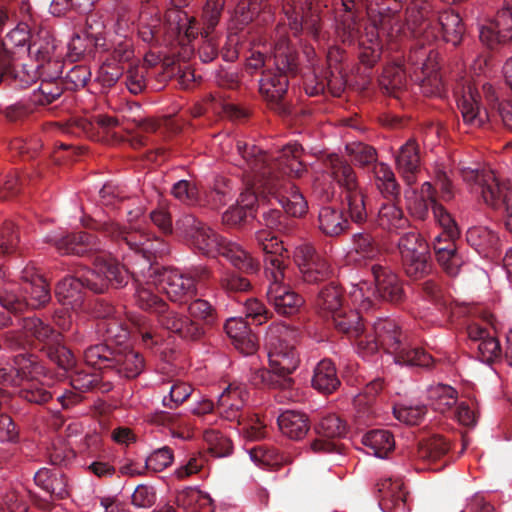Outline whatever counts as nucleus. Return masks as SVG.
<instances>
[{"label":"nucleus","instance_id":"79ce46f5","mask_svg":"<svg viewBox=\"0 0 512 512\" xmlns=\"http://www.w3.org/2000/svg\"><path fill=\"white\" fill-rule=\"evenodd\" d=\"M376 185L385 197H395L399 194V186L391 168L385 163H377L373 169Z\"/></svg>","mask_w":512,"mask_h":512},{"label":"nucleus","instance_id":"864d4df0","mask_svg":"<svg viewBox=\"0 0 512 512\" xmlns=\"http://www.w3.org/2000/svg\"><path fill=\"white\" fill-rule=\"evenodd\" d=\"M255 239L258 246L268 256H280L286 253L282 241L270 231L262 229L256 232Z\"/></svg>","mask_w":512,"mask_h":512},{"label":"nucleus","instance_id":"052dcab7","mask_svg":"<svg viewBox=\"0 0 512 512\" xmlns=\"http://www.w3.org/2000/svg\"><path fill=\"white\" fill-rule=\"evenodd\" d=\"M319 435L328 438L341 437L346 432V425L336 415L323 417L317 425Z\"/></svg>","mask_w":512,"mask_h":512},{"label":"nucleus","instance_id":"0eeeda50","mask_svg":"<svg viewBox=\"0 0 512 512\" xmlns=\"http://www.w3.org/2000/svg\"><path fill=\"white\" fill-rule=\"evenodd\" d=\"M316 307L321 316L331 319L335 328L351 338H359L363 324L359 312L343 306V294L340 287L331 283L318 294Z\"/></svg>","mask_w":512,"mask_h":512},{"label":"nucleus","instance_id":"f704fd0d","mask_svg":"<svg viewBox=\"0 0 512 512\" xmlns=\"http://www.w3.org/2000/svg\"><path fill=\"white\" fill-rule=\"evenodd\" d=\"M378 224L383 229L397 231L408 225L402 209L394 202L383 203L378 212Z\"/></svg>","mask_w":512,"mask_h":512},{"label":"nucleus","instance_id":"39448f33","mask_svg":"<svg viewBox=\"0 0 512 512\" xmlns=\"http://www.w3.org/2000/svg\"><path fill=\"white\" fill-rule=\"evenodd\" d=\"M375 335H366L356 342L357 353L363 358L375 354L379 346L394 356L397 364L422 366L430 365L432 358L421 349H410L401 341L397 324L391 319H379L374 323Z\"/></svg>","mask_w":512,"mask_h":512},{"label":"nucleus","instance_id":"58836bf2","mask_svg":"<svg viewBox=\"0 0 512 512\" xmlns=\"http://www.w3.org/2000/svg\"><path fill=\"white\" fill-rule=\"evenodd\" d=\"M177 503L187 512H209L211 498L200 490L189 488L178 494Z\"/></svg>","mask_w":512,"mask_h":512},{"label":"nucleus","instance_id":"aec40b11","mask_svg":"<svg viewBox=\"0 0 512 512\" xmlns=\"http://www.w3.org/2000/svg\"><path fill=\"white\" fill-rule=\"evenodd\" d=\"M248 398L246 387L242 384H230L219 396L218 409L222 417L235 421L241 416V409Z\"/></svg>","mask_w":512,"mask_h":512},{"label":"nucleus","instance_id":"de8ad7c7","mask_svg":"<svg viewBox=\"0 0 512 512\" xmlns=\"http://www.w3.org/2000/svg\"><path fill=\"white\" fill-rule=\"evenodd\" d=\"M17 285L5 280V273L0 268V304L9 311L24 310V301L19 300L15 294Z\"/></svg>","mask_w":512,"mask_h":512},{"label":"nucleus","instance_id":"f8f14e48","mask_svg":"<svg viewBox=\"0 0 512 512\" xmlns=\"http://www.w3.org/2000/svg\"><path fill=\"white\" fill-rule=\"evenodd\" d=\"M294 261L303 281L309 284L325 280L331 272L326 259L310 243H302L295 248Z\"/></svg>","mask_w":512,"mask_h":512},{"label":"nucleus","instance_id":"6e6552de","mask_svg":"<svg viewBox=\"0 0 512 512\" xmlns=\"http://www.w3.org/2000/svg\"><path fill=\"white\" fill-rule=\"evenodd\" d=\"M436 195L437 191L431 182H424L420 190L409 189L405 192L407 209L413 217L424 220L431 207L436 222L443 229L439 236L454 240L459 234L457 225L450 213L437 202Z\"/></svg>","mask_w":512,"mask_h":512},{"label":"nucleus","instance_id":"680f3d73","mask_svg":"<svg viewBox=\"0 0 512 512\" xmlns=\"http://www.w3.org/2000/svg\"><path fill=\"white\" fill-rule=\"evenodd\" d=\"M505 42L512 41V0H505V7L492 21Z\"/></svg>","mask_w":512,"mask_h":512},{"label":"nucleus","instance_id":"2f4dec72","mask_svg":"<svg viewBox=\"0 0 512 512\" xmlns=\"http://www.w3.org/2000/svg\"><path fill=\"white\" fill-rule=\"evenodd\" d=\"M312 385L322 393H332L340 385L336 368L330 360L320 361L314 370Z\"/></svg>","mask_w":512,"mask_h":512},{"label":"nucleus","instance_id":"49530a36","mask_svg":"<svg viewBox=\"0 0 512 512\" xmlns=\"http://www.w3.org/2000/svg\"><path fill=\"white\" fill-rule=\"evenodd\" d=\"M165 26L171 36L180 34L182 31H184L188 37L191 35V21L186 12L180 10L179 7L174 6V8L166 12Z\"/></svg>","mask_w":512,"mask_h":512},{"label":"nucleus","instance_id":"6e6d98bb","mask_svg":"<svg viewBox=\"0 0 512 512\" xmlns=\"http://www.w3.org/2000/svg\"><path fill=\"white\" fill-rule=\"evenodd\" d=\"M375 291L371 288L367 282H360L353 286L350 291V298L354 305L358 306L359 309L367 311L374 305L373 297Z\"/></svg>","mask_w":512,"mask_h":512},{"label":"nucleus","instance_id":"3c124183","mask_svg":"<svg viewBox=\"0 0 512 512\" xmlns=\"http://www.w3.org/2000/svg\"><path fill=\"white\" fill-rule=\"evenodd\" d=\"M100 259L105 270L104 275L109 279V287L119 288L127 284L130 273L128 269L113 258Z\"/></svg>","mask_w":512,"mask_h":512},{"label":"nucleus","instance_id":"b1692460","mask_svg":"<svg viewBox=\"0 0 512 512\" xmlns=\"http://www.w3.org/2000/svg\"><path fill=\"white\" fill-rule=\"evenodd\" d=\"M382 494L380 506L384 512H408L406 493L400 479H385L378 484Z\"/></svg>","mask_w":512,"mask_h":512},{"label":"nucleus","instance_id":"37998d69","mask_svg":"<svg viewBox=\"0 0 512 512\" xmlns=\"http://www.w3.org/2000/svg\"><path fill=\"white\" fill-rule=\"evenodd\" d=\"M402 261L406 274L413 279L424 277L432 269L428 250L404 257Z\"/></svg>","mask_w":512,"mask_h":512},{"label":"nucleus","instance_id":"72a5a7b5","mask_svg":"<svg viewBox=\"0 0 512 512\" xmlns=\"http://www.w3.org/2000/svg\"><path fill=\"white\" fill-rule=\"evenodd\" d=\"M362 443L368 453L384 458L395 446L393 435L387 430H373L366 433Z\"/></svg>","mask_w":512,"mask_h":512},{"label":"nucleus","instance_id":"a878e982","mask_svg":"<svg viewBox=\"0 0 512 512\" xmlns=\"http://www.w3.org/2000/svg\"><path fill=\"white\" fill-rule=\"evenodd\" d=\"M83 283L78 277H66L56 287V297L62 304L65 313L69 310L77 312L83 304Z\"/></svg>","mask_w":512,"mask_h":512},{"label":"nucleus","instance_id":"09e8293b","mask_svg":"<svg viewBox=\"0 0 512 512\" xmlns=\"http://www.w3.org/2000/svg\"><path fill=\"white\" fill-rule=\"evenodd\" d=\"M235 421H237L239 432L249 440H260L267 434L266 424L257 415L250 417L240 416Z\"/></svg>","mask_w":512,"mask_h":512},{"label":"nucleus","instance_id":"f03ea898","mask_svg":"<svg viewBox=\"0 0 512 512\" xmlns=\"http://www.w3.org/2000/svg\"><path fill=\"white\" fill-rule=\"evenodd\" d=\"M337 10L352 12L365 7L368 22L364 25V32L358 35V30L344 25L340 35L343 42H352L358 39L360 62L372 67L380 59L381 43L379 41V28L389 39H396L404 33L401 16L396 13L399 7L397 0H334Z\"/></svg>","mask_w":512,"mask_h":512},{"label":"nucleus","instance_id":"cd10ccee","mask_svg":"<svg viewBox=\"0 0 512 512\" xmlns=\"http://www.w3.org/2000/svg\"><path fill=\"white\" fill-rule=\"evenodd\" d=\"M434 249L436 251L437 260L444 271L455 276L458 274L463 264L462 257L458 255L453 240L442 239V236H436L434 241Z\"/></svg>","mask_w":512,"mask_h":512},{"label":"nucleus","instance_id":"2eb2a0df","mask_svg":"<svg viewBox=\"0 0 512 512\" xmlns=\"http://www.w3.org/2000/svg\"><path fill=\"white\" fill-rule=\"evenodd\" d=\"M161 291L173 302H186L196 292L195 279L177 270H163L157 273Z\"/></svg>","mask_w":512,"mask_h":512},{"label":"nucleus","instance_id":"a19ab883","mask_svg":"<svg viewBox=\"0 0 512 512\" xmlns=\"http://www.w3.org/2000/svg\"><path fill=\"white\" fill-rule=\"evenodd\" d=\"M104 268L100 257H97L94 262V268L84 270L80 275V280L83 287L87 286L95 293H103L109 288V279L104 275Z\"/></svg>","mask_w":512,"mask_h":512},{"label":"nucleus","instance_id":"393cba45","mask_svg":"<svg viewBox=\"0 0 512 512\" xmlns=\"http://www.w3.org/2000/svg\"><path fill=\"white\" fill-rule=\"evenodd\" d=\"M267 297L275 310L283 315L294 314L303 304L302 297L284 284H270Z\"/></svg>","mask_w":512,"mask_h":512},{"label":"nucleus","instance_id":"412c9836","mask_svg":"<svg viewBox=\"0 0 512 512\" xmlns=\"http://www.w3.org/2000/svg\"><path fill=\"white\" fill-rule=\"evenodd\" d=\"M372 272L375 280V294L384 300L397 302L402 299L403 288L398 276L389 268L374 265Z\"/></svg>","mask_w":512,"mask_h":512},{"label":"nucleus","instance_id":"c85d7f7f","mask_svg":"<svg viewBox=\"0 0 512 512\" xmlns=\"http://www.w3.org/2000/svg\"><path fill=\"white\" fill-rule=\"evenodd\" d=\"M54 245L62 254L83 255L96 249V238L86 232H78L61 239H51Z\"/></svg>","mask_w":512,"mask_h":512},{"label":"nucleus","instance_id":"338daca9","mask_svg":"<svg viewBox=\"0 0 512 512\" xmlns=\"http://www.w3.org/2000/svg\"><path fill=\"white\" fill-rule=\"evenodd\" d=\"M398 247L402 258L427 251L425 243L415 232L404 234L399 240Z\"/></svg>","mask_w":512,"mask_h":512},{"label":"nucleus","instance_id":"8fccbe9b","mask_svg":"<svg viewBox=\"0 0 512 512\" xmlns=\"http://www.w3.org/2000/svg\"><path fill=\"white\" fill-rule=\"evenodd\" d=\"M449 450L448 442L441 436H433L423 441L419 446V457L428 461H436Z\"/></svg>","mask_w":512,"mask_h":512},{"label":"nucleus","instance_id":"69168bd1","mask_svg":"<svg viewBox=\"0 0 512 512\" xmlns=\"http://www.w3.org/2000/svg\"><path fill=\"white\" fill-rule=\"evenodd\" d=\"M405 82V73L400 65L387 66L381 76L380 83L387 90L400 89Z\"/></svg>","mask_w":512,"mask_h":512},{"label":"nucleus","instance_id":"bf43d9fd","mask_svg":"<svg viewBox=\"0 0 512 512\" xmlns=\"http://www.w3.org/2000/svg\"><path fill=\"white\" fill-rule=\"evenodd\" d=\"M467 241L475 248H486L497 242V236L487 227L476 226L467 231Z\"/></svg>","mask_w":512,"mask_h":512},{"label":"nucleus","instance_id":"5701e85b","mask_svg":"<svg viewBox=\"0 0 512 512\" xmlns=\"http://www.w3.org/2000/svg\"><path fill=\"white\" fill-rule=\"evenodd\" d=\"M396 168L408 185H413L420 171L419 147L414 140L401 146L396 156Z\"/></svg>","mask_w":512,"mask_h":512},{"label":"nucleus","instance_id":"f257e3e1","mask_svg":"<svg viewBox=\"0 0 512 512\" xmlns=\"http://www.w3.org/2000/svg\"><path fill=\"white\" fill-rule=\"evenodd\" d=\"M143 214L141 208L128 212L129 230L120 227L113 221H104L88 225L91 229L101 230L108 237L114 240L122 239L126 245L139 257L143 258V269L137 270L134 267L131 275L136 278L137 286L135 293L136 304L143 310L157 314L165 310L166 303L157 295L161 291L158 276L151 263L154 258L165 252L164 244L160 239H149L141 233L133 223Z\"/></svg>","mask_w":512,"mask_h":512},{"label":"nucleus","instance_id":"ddd939ff","mask_svg":"<svg viewBox=\"0 0 512 512\" xmlns=\"http://www.w3.org/2000/svg\"><path fill=\"white\" fill-rule=\"evenodd\" d=\"M30 338L46 342L48 347L60 339V334L38 318H25L22 321V331L8 333L6 342L11 348H16L28 344Z\"/></svg>","mask_w":512,"mask_h":512},{"label":"nucleus","instance_id":"e2e57ef3","mask_svg":"<svg viewBox=\"0 0 512 512\" xmlns=\"http://www.w3.org/2000/svg\"><path fill=\"white\" fill-rule=\"evenodd\" d=\"M192 391L191 385L184 382H176L171 386L169 395L163 398V405L169 409L177 408L192 394Z\"/></svg>","mask_w":512,"mask_h":512},{"label":"nucleus","instance_id":"c9c22d12","mask_svg":"<svg viewBox=\"0 0 512 512\" xmlns=\"http://www.w3.org/2000/svg\"><path fill=\"white\" fill-rule=\"evenodd\" d=\"M283 10L289 20V26L295 32L301 29L308 30L311 34L316 35V20L308 19L303 6L295 5L293 0H284Z\"/></svg>","mask_w":512,"mask_h":512},{"label":"nucleus","instance_id":"a211bd4d","mask_svg":"<svg viewBox=\"0 0 512 512\" xmlns=\"http://www.w3.org/2000/svg\"><path fill=\"white\" fill-rule=\"evenodd\" d=\"M159 325L165 330L178 334L182 338L194 339L200 335L198 324L177 311L171 310L167 304L164 311L157 314Z\"/></svg>","mask_w":512,"mask_h":512},{"label":"nucleus","instance_id":"9b49d317","mask_svg":"<svg viewBox=\"0 0 512 512\" xmlns=\"http://www.w3.org/2000/svg\"><path fill=\"white\" fill-rule=\"evenodd\" d=\"M474 193L479 194L483 202L492 208L504 204L505 225L512 232V190L500 183L494 171H481V182L476 186Z\"/></svg>","mask_w":512,"mask_h":512},{"label":"nucleus","instance_id":"4468645a","mask_svg":"<svg viewBox=\"0 0 512 512\" xmlns=\"http://www.w3.org/2000/svg\"><path fill=\"white\" fill-rule=\"evenodd\" d=\"M410 60L420 65L423 77L420 80L422 92L427 96L440 95L442 89L441 78L438 74V53L430 50L426 52L424 49L413 52Z\"/></svg>","mask_w":512,"mask_h":512},{"label":"nucleus","instance_id":"9d476101","mask_svg":"<svg viewBox=\"0 0 512 512\" xmlns=\"http://www.w3.org/2000/svg\"><path fill=\"white\" fill-rule=\"evenodd\" d=\"M332 179L341 189V201L344 208L355 222H362L367 217L364 196L358 186L351 166L338 156L329 158Z\"/></svg>","mask_w":512,"mask_h":512},{"label":"nucleus","instance_id":"1a4fd4ad","mask_svg":"<svg viewBox=\"0 0 512 512\" xmlns=\"http://www.w3.org/2000/svg\"><path fill=\"white\" fill-rule=\"evenodd\" d=\"M236 148L239 155L247 162L249 172L246 176L247 187L245 191L240 194L237 203L248 211H251L254 206L262 201V198L257 196L259 189L267 190L269 193L274 189V180L266 176V171L263 169L266 165L267 159L265 155L256 156V151L260 153V149L256 146L250 147L242 140L236 142Z\"/></svg>","mask_w":512,"mask_h":512},{"label":"nucleus","instance_id":"5fc2aeb1","mask_svg":"<svg viewBox=\"0 0 512 512\" xmlns=\"http://www.w3.org/2000/svg\"><path fill=\"white\" fill-rule=\"evenodd\" d=\"M19 387L20 397L31 403L42 404L47 402L52 396L51 393L47 391L42 384L35 381V379L27 381Z\"/></svg>","mask_w":512,"mask_h":512},{"label":"nucleus","instance_id":"20e7f679","mask_svg":"<svg viewBox=\"0 0 512 512\" xmlns=\"http://www.w3.org/2000/svg\"><path fill=\"white\" fill-rule=\"evenodd\" d=\"M278 39L273 45V50L269 57H265L268 52L265 44L262 50L252 52L251 56L247 59V67L257 70L267 65L268 67L275 66L277 73L273 74L270 71H265L260 81V91L269 100L279 101L287 91L288 78L286 73L292 71L295 67L296 56L294 50L289 46L288 40L285 35L280 31Z\"/></svg>","mask_w":512,"mask_h":512},{"label":"nucleus","instance_id":"6ab92c4d","mask_svg":"<svg viewBox=\"0 0 512 512\" xmlns=\"http://www.w3.org/2000/svg\"><path fill=\"white\" fill-rule=\"evenodd\" d=\"M480 95L473 85H467L458 99V108L465 124L473 128H480L488 121V114L481 110Z\"/></svg>","mask_w":512,"mask_h":512},{"label":"nucleus","instance_id":"0e129e2a","mask_svg":"<svg viewBox=\"0 0 512 512\" xmlns=\"http://www.w3.org/2000/svg\"><path fill=\"white\" fill-rule=\"evenodd\" d=\"M286 258L287 256L285 257L284 255L267 256L265 272L270 280V284H283V281L285 279Z\"/></svg>","mask_w":512,"mask_h":512},{"label":"nucleus","instance_id":"7ed1b4c3","mask_svg":"<svg viewBox=\"0 0 512 512\" xmlns=\"http://www.w3.org/2000/svg\"><path fill=\"white\" fill-rule=\"evenodd\" d=\"M190 238L192 244L208 256L222 255L235 268L255 273L259 270V263L240 244L220 237L210 227L196 220L192 215H186L177 222Z\"/></svg>","mask_w":512,"mask_h":512},{"label":"nucleus","instance_id":"473e14b6","mask_svg":"<svg viewBox=\"0 0 512 512\" xmlns=\"http://www.w3.org/2000/svg\"><path fill=\"white\" fill-rule=\"evenodd\" d=\"M348 226L342 212L333 207H322L318 215L319 230L330 237L342 234Z\"/></svg>","mask_w":512,"mask_h":512},{"label":"nucleus","instance_id":"dca6fc26","mask_svg":"<svg viewBox=\"0 0 512 512\" xmlns=\"http://www.w3.org/2000/svg\"><path fill=\"white\" fill-rule=\"evenodd\" d=\"M302 153L301 147L294 143L285 146L281 155L277 158L276 162H270L269 156L260 149V153L256 151V156L265 155L267 162L263 169L266 171V176L272 178L278 183V175L275 174V169H281L283 173L293 176L300 177L305 171V167L299 160Z\"/></svg>","mask_w":512,"mask_h":512},{"label":"nucleus","instance_id":"4d7b16f0","mask_svg":"<svg viewBox=\"0 0 512 512\" xmlns=\"http://www.w3.org/2000/svg\"><path fill=\"white\" fill-rule=\"evenodd\" d=\"M55 50L54 39L48 32H45L39 37V40L34 41L28 47V51L32 54L38 61L46 62L49 61L52 57Z\"/></svg>","mask_w":512,"mask_h":512},{"label":"nucleus","instance_id":"603ef678","mask_svg":"<svg viewBox=\"0 0 512 512\" xmlns=\"http://www.w3.org/2000/svg\"><path fill=\"white\" fill-rule=\"evenodd\" d=\"M204 441L208 451L215 457H224L231 453V441L215 430L204 432Z\"/></svg>","mask_w":512,"mask_h":512},{"label":"nucleus","instance_id":"ea45409f","mask_svg":"<svg viewBox=\"0 0 512 512\" xmlns=\"http://www.w3.org/2000/svg\"><path fill=\"white\" fill-rule=\"evenodd\" d=\"M350 253L355 260H371L380 254V248L370 234L358 233L353 235Z\"/></svg>","mask_w":512,"mask_h":512},{"label":"nucleus","instance_id":"4be33fe9","mask_svg":"<svg viewBox=\"0 0 512 512\" xmlns=\"http://www.w3.org/2000/svg\"><path fill=\"white\" fill-rule=\"evenodd\" d=\"M271 194L283 209L294 217H300L307 211V202L296 188L287 182L276 183Z\"/></svg>","mask_w":512,"mask_h":512},{"label":"nucleus","instance_id":"4c0bfd02","mask_svg":"<svg viewBox=\"0 0 512 512\" xmlns=\"http://www.w3.org/2000/svg\"><path fill=\"white\" fill-rule=\"evenodd\" d=\"M114 361L117 371L127 378L138 376L144 368L142 356L131 349L118 352Z\"/></svg>","mask_w":512,"mask_h":512},{"label":"nucleus","instance_id":"7c9ffc66","mask_svg":"<svg viewBox=\"0 0 512 512\" xmlns=\"http://www.w3.org/2000/svg\"><path fill=\"white\" fill-rule=\"evenodd\" d=\"M278 425L284 435L296 440L303 438L309 430L307 417L293 410L283 412L278 417Z\"/></svg>","mask_w":512,"mask_h":512},{"label":"nucleus","instance_id":"c03bdc74","mask_svg":"<svg viewBox=\"0 0 512 512\" xmlns=\"http://www.w3.org/2000/svg\"><path fill=\"white\" fill-rule=\"evenodd\" d=\"M249 455L256 465L265 468H276L288 462V458L279 454L277 450L262 446L252 448Z\"/></svg>","mask_w":512,"mask_h":512},{"label":"nucleus","instance_id":"423d86ee","mask_svg":"<svg viewBox=\"0 0 512 512\" xmlns=\"http://www.w3.org/2000/svg\"><path fill=\"white\" fill-rule=\"evenodd\" d=\"M298 331L284 322L273 323L265 335V346L272 373L286 376L299 366L300 356L296 348Z\"/></svg>","mask_w":512,"mask_h":512},{"label":"nucleus","instance_id":"bb28decb","mask_svg":"<svg viewBox=\"0 0 512 512\" xmlns=\"http://www.w3.org/2000/svg\"><path fill=\"white\" fill-rule=\"evenodd\" d=\"M37 486L46 491L52 497L62 499L68 496V482L59 470L40 469L34 476Z\"/></svg>","mask_w":512,"mask_h":512},{"label":"nucleus","instance_id":"a18cd8bd","mask_svg":"<svg viewBox=\"0 0 512 512\" xmlns=\"http://www.w3.org/2000/svg\"><path fill=\"white\" fill-rule=\"evenodd\" d=\"M11 68L12 65L5 71V76L0 83L8 82L15 89H25L36 82L37 72L33 67L23 66L14 71Z\"/></svg>","mask_w":512,"mask_h":512},{"label":"nucleus","instance_id":"13d9d810","mask_svg":"<svg viewBox=\"0 0 512 512\" xmlns=\"http://www.w3.org/2000/svg\"><path fill=\"white\" fill-rule=\"evenodd\" d=\"M48 357L64 370H70L75 365V358L72 352L61 345L60 339L47 347Z\"/></svg>","mask_w":512,"mask_h":512},{"label":"nucleus","instance_id":"774afa93","mask_svg":"<svg viewBox=\"0 0 512 512\" xmlns=\"http://www.w3.org/2000/svg\"><path fill=\"white\" fill-rule=\"evenodd\" d=\"M173 452L168 447H162L153 451L146 459V467L160 472L167 468L173 462Z\"/></svg>","mask_w":512,"mask_h":512},{"label":"nucleus","instance_id":"f3484780","mask_svg":"<svg viewBox=\"0 0 512 512\" xmlns=\"http://www.w3.org/2000/svg\"><path fill=\"white\" fill-rule=\"evenodd\" d=\"M21 289L29 296L21 295L17 298L24 301L26 307L38 308L50 300V292L45 279L36 272L33 266H26L21 275Z\"/></svg>","mask_w":512,"mask_h":512},{"label":"nucleus","instance_id":"c756f323","mask_svg":"<svg viewBox=\"0 0 512 512\" xmlns=\"http://www.w3.org/2000/svg\"><path fill=\"white\" fill-rule=\"evenodd\" d=\"M427 399L429 406L434 411L444 414L456 404L458 393L450 385L437 384L429 387Z\"/></svg>","mask_w":512,"mask_h":512},{"label":"nucleus","instance_id":"e433bc0d","mask_svg":"<svg viewBox=\"0 0 512 512\" xmlns=\"http://www.w3.org/2000/svg\"><path fill=\"white\" fill-rule=\"evenodd\" d=\"M439 24L442 29L444 41L458 45L464 34V26L458 13L454 11H444L439 16Z\"/></svg>","mask_w":512,"mask_h":512}]
</instances>
